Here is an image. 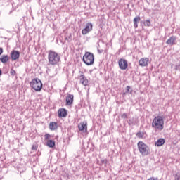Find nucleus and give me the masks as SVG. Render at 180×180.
I'll use <instances>...</instances> for the list:
<instances>
[{"label": "nucleus", "instance_id": "nucleus-26", "mask_svg": "<svg viewBox=\"0 0 180 180\" xmlns=\"http://www.w3.org/2000/svg\"><path fill=\"white\" fill-rule=\"evenodd\" d=\"M175 179L176 180H180V174H177L175 175Z\"/></svg>", "mask_w": 180, "mask_h": 180}, {"label": "nucleus", "instance_id": "nucleus-12", "mask_svg": "<svg viewBox=\"0 0 180 180\" xmlns=\"http://www.w3.org/2000/svg\"><path fill=\"white\" fill-rule=\"evenodd\" d=\"M72 102H74V95L68 94L66 97V105H72Z\"/></svg>", "mask_w": 180, "mask_h": 180}, {"label": "nucleus", "instance_id": "nucleus-28", "mask_svg": "<svg viewBox=\"0 0 180 180\" xmlns=\"http://www.w3.org/2000/svg\"><path fill=\"white\" fill-rule=\"evenodd\" d=\"M4 53V49L2 48H0V56Z\"/></svg>", "mask_w": 180, "mask_h": 180}, {"label": "nucleus", "instance_id": "nucleus-2", "mask_svg": "<svg viewBox=\"0 0 180 180\" xmlns=\"http://www.w3.org/2000/svg\"><path fill=\"white\" fill-rule=\"evenodd\" d=\"M30 86L32 89L35 91V92H40L43 89V83L41 80L37 78H34L30 82Z\"/></svg>", "mask_w": 180, "mask_h": 180}, {"label": "nucleus", "instance_id": "nucleus-18", "mask_svg": "<svg viewBox=\"0 0 180 180\" xmlns=\"http://www.w3.org/2000/svg\"><path fill=\"white\" fill-rule=\"evenodd\" d=\"M46 146L50 148H53V147L56 146V142L53 140H48L46 142Z\"/></svg>", "mask_w": 180, "mask_h": 180}, {"label": "nucleus", "instance_id": "nucleus-31", "mask_svg": "<svg viewBox=\"0 0 180 180\" xmlns=\"http://www.w3.org/2000/svg\"><path fill=\"white\" fill-rule=\"evenodd\" d=\"M155 146H158V141L155 143Z\"/></svg>", "mask_w": 180, "mask_h": 180}, {"label": "nucleus", "instance_id": "nucleus-21", "mask_svg": "<svg viewBox=\"0 0 180 180\" xmlns=\"http://www.w3.org/2000/svg\"><path fill=\"white\" fill-rule=\"evenodd\" d=\"M136 136L139 138V139H143V137H144V133L143 132H138L136 134Z\"/></svg>", "mask_w": 180, "mask_h": 180}, {"label": "nucleus", "instance_id": "nucleus-11", "mask_svg": "<svg viewBox=\"0 0 180 180\" xmlns=\"http://www.w3.org/2000/svg\"><path fill=\"white\" fill-rule=\"evenodd\" d=\"M58 117H67V110L65 108H60L58 111Z\"/></svg>", "mask_w": 180, "mask_h": 180}, {"label": "nucleus", "instance_id": "nucleus-19", "mask_svg": "<svg viewBox=\"0 0 180 180\" xmlns=\"http://www.w3.org/2000/svg\"><path fill=\"white\" fill-rule=\"evenodd\" d=\"M152 126L155 129H158V117H156L155 118H154L152 123Z\"/></svg>", "mask_w": 180, "mask_h": 180}, {"label": "nucleus", "instance_id": "nucleus-9", "mask_svg": "<svg viewBox=\"0 0 180 180\" xmlns=\"http://www.w3.org/2000/svg\"><path fill=\"white\" fill-rule=\"evenodd\" d=\"M78 129L79 131H86L88 130V124L85 121L80 122L78 125Z\"/></svg>", "mask_w": 180, "mask_h": 180}, {"label": "nucleus", "instance_id": "nucleus-4", "mask_svg": "<svg viewBox=\"0 0 180 180\" xmlns=\"http://www.w3.org/2000/svg\"><path fill=\"white\" fill-rule=\"evenodd\" d=\"M94 61H95V56L94 53L91 52H86L83 56V62L86 65H92L94 64Z\"/></svg>", "mask_w": 180, "mask_h": 180}, {"label": "nucleus", "instance_id": "nucleus-30", "mask_svg": "<svg viewBox=\"0 0 180 180\" xmlns=\"http://www.w3.org/2000/svg\"><path fill=\"white\" fill-rule=\"evenodd\" d=\"M148 180H156V179H154V177H151V178L148 179Z\"/></svg>", "mask_w": 180, "mask_h": 180}, {"label": "nucleus", "instance_id": "nucleus-20", "mask_svg": "<svg viewBox=\"0 0 180 180\" xmlns=\"http://www.w3.org/2000/svg\"><path fill=\"white\" fill-rule=\"evenodd\" d=\"M165 144V139H158V147H161V146H164Z\"/></svg>", "mask_w": 180, "mask_h": 180}, {"label": "nucleus", "instance_id": "nucleus-14", "mask_svg": "<svg viewBox=\"0 0 180 180\" xmlns=\"http://www.w3.org/2000/svg\"><path fill=\"white\" fill-rule=\"evenodd\" d=\"M176 41V37L175 36H172L169 39H167L166 43L169 46H174V44H175Z\"/></svg>", "mask_w": 180, "mask_h": 180}, {"label": "nucleus", "instance_id": "nucleus-10", "mask_svg": "<svg viewBox=\"0 0 180 180\" xmlns=\"http://www.w3.org/2000/svg\"><path fill=\"white\" fill-rule=\"evenodd\" d=\"M11 60L15 61V60H18L19 57H20V53L19 51H11Z\"/></svg>", "mask_w": 180, "mask_h": 180}, {"label": "nucleus", "instance_id": "nucleus-16", "mask_svg": "<svg viewBox=\"0 0 180 180\" xmlns=\"http://www.w3.org/2000/svg\"><path fill=\"white\" fill-rule=\"evenodd\" d=\"M140 20H141L140 16H136L134 18V27H135V29H137L139 27V24L137 23L140 22Z\"/></svg>", "mask_w": 180, "mask_h": 180}, {"label": "nucleus", "instance_id": "nucleus-22", "mask_svg": "<svg viewBox=\"0 0 180 180\" xmlns=\"http://www.w3.org/2000/svg\"><path fill=\"white\" fill-rule=\"evenodd\" d=\"M143 25H144V26H147L148 27L151 26V22H150V20H146L144 21Z\"/></svg>", "mask_w": 180, "mask_h": 180}, {"label": "nucleus", "instance_id": "nucleus-5", "mask_svg": "<svg viewBox=\"0 0 180 180\" xmlns=\"http://www.w3.org/2000/svg\"><path fill=\"white\" fill-rule=\"evenodd\" d=\"M78 79L80 81V84L82 85H84V86H86L89 84L88 79L85 77L84 75V73L82 72H79V76H78Z\"/></svg>", "mask_w": 180, "mask_h": 180}, {"label": "nucleus", "instance_id": "nucleus-3", "mask_svg": "<svg viewBox=\"0 0 180 180\" xmlns=\"http://www.w3.org/2000/svg\"><path fill=\"white\" fill-rule=\"evenodd\" d=\"M138 150L141 155L146 156L150 154V148L143 141H139L137 143Z\"/></svg>", "mask_w": 180, "mask_h": 180}, {"label": "nucleus", "instance_id": "nucleus-15", "mask_svg": "<svg viewBox=\"0 0 180 180\" xmlns=\"http://www.w3.org/2000/svg\"><path fill=\"white\" fill-rule=\"evenodd\" d=\"M0 61L3 63V64H5L6 63H8L9 61V56L8 55H3L0 57Z\"/></svg>", "mask_w": 180, "mask_h": 180}, {"label": "nucleus", "instance_id": "nucleus-7", "mask_svg": "<svg viewBox=\"0 0 180 180\" xmlns=\"http://www.w3.org/2000/svg\"><path fill=\"white\" fill-rule=\"evenodd\" d=\"M149 63H150V58H142L139 61V64L140 67H147Z\"/></svg>", "mask_w": 180, "mask_h": 180}, {"label": "nucleus", "instance_id": "nucleus-8", "mask_svg": "<svg viewBox=\"0 0 180 180\" xmlns=\"http://www.w3.org/2000/svg\"><path fill=\"white\" fill-rule=\"evenodd\" d=\"M91 30H92V23L88 22L85 28L82 30V34H88V32H91Z\"/></svg>", "mask_w": 180, "mask_h": 180}, {"label": "nucleus", "instance_id": "nucleus-32", "mask_svg": "<svg viewBox=\"0 0 180 180\" xmlns=\"http://www.w3.org/2000/svg\"><path fill=\"white\" fill-rule=\"evenodd\" d=\"M0 75H2V71L0 70Z\"/></svg>", "mask_w": 180, "mask_h": 180}, {"label": "nucleus", "instance_id": "nucleus-25", "mask_svg": "<svg viewBox=\"0 0 180 180\" xmlns=\"http://www.w3.org/2000/svg\"><path fill=\"white\" fill-rule=\"evenodd\" d=\"M122 119H127V114L123 113L121 116Z\"/></svg>", "mask_w": 180, "mask_h": 180}, {"label": "nucleus", "instance_id": "nucleus-23", "mask_svg": "<svg viewBox=\"0 0 180 180\" xmlns=\"http://www.w3.org/2000/svg\"><path fill=\"white\" fill-rule=\"evenodd\" d=\"M44 139H45V140H47V141H48V140H49V139H51V135H50V134H46L44 135Z\"/></svg>", "mask_w": 180, "mask_h": 180}, {"label": "nucleus", "instance_id": "nucleus-6", "mask_svg": "<svg viewBox=\"0 0 180 180\" xmlns=\"http://www.w3.org/2000/svg\"><path fill=\"white\" fill-rule=\"evenodd\" d=\"M118 65L120 70H127V67H129V63L126 60V59L121 58L118 60Z\"/></svg>", "mask_w": 180, "mask_h": 180}, {"label": "nucleus", "instance_id": "nucleus-17", "mask_svg": "<svg viewBox=\"0 0 180 180\" xmlns=\"http://www.w3.org/2000/svg\"><path fill=\"white\" fill-rule=\"evenodd\" d=\"M57 127H58L57 122H52L49 124L50 130H56Z\"/></svg>", "mask_w": 180, "mask_h": 180}, {"label": "nucleus", "instance_id": "nucleus-13", "mask_svg": "<svg viewBox=\"0 0 180 180\" xmlns=\"http://www.w3.org/2000/svg\"><path fill=\"white\" fill-rule=\"evenodd\" d=\"M164 129V119L162 117H158V130H163Z\"/></svg>", "mask_w": 180, "mask_h": 180}, {"label": "nucleus", "instance_id": "nucleus-29", "mask_svg": "<svg viewBox=\"0 0 180 180\" xmlns=\"http://www.w3.org/2000/svg\"><path fill=\"white\" fill-rule=\"evenodd\" d=\"M127 92H129V91L130 90V86H127Z\"/></svg>", "mask_w": 180, "mask_h": 180}, {"label": "nucleus", "instance_id": "nucleus-27", "mask_svg": "<svg viewBox=\"0 0 180 180\" xmlns=\"http://www.w3.org/2000/svg\"><path fill=\"white\" fill-rule=\"evenodd\" d=\"M32 150H37V146L33 145V146H32Z\"/></svg>", "mask_w": 180, "mask_h": 180}, {"label": "nucleus", "instance_id": "nucleus-24", "mask_svg": "<svg viewBox=\"0 0 180 180\" xmlns=\"http://www.w3.org/2000/svg\"><path fill=\"white\" fill-rule=\"evenodd\" d=\"M10 74L11 75H13V76L16 75V71H15V70L13 69H11Z\"/></svg>", "mask_w": 180, "mask_h": 180}, {"label": "nucleus", "instance_id": "nucleus-1", "mask_svg": "<svg viewBox=\"0 0 180 180\" xmlns=\"http://www.w3.org/2000/svg\"><path fill=\"white\" fill-rule=\"evenodd\" d=\"M48 60L51 65H56L60 62V55L54 51H49Z\"/></svg>", "mask_w": 180, "mask_h": 180}]
</instances>
